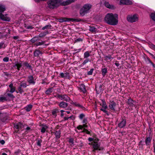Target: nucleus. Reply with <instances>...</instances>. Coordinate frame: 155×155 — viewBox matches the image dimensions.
<instances>
[{
  "mask_svg": "<svg viewBox=\"0 0 155 155\" xmlns=\"http://www.w3.org/2000/svg\"><path fill=\"white\" fill-rule=\"evenodd\" d=\"M99 140L98 138H97V139L96 138L94 140V139L93 143H98V142L99 141Z\"/></svg>",
  "mask_w": 155,
  "mask_h": 155,
  "instance_id": "052dcab7",
  "label": "nucleus"
},
{
  "mask_svg": "<svg viewBox=\"0 0 155 155\" xmlns=\"http://www.w3.org/2000/svg\"><path fill=\"white\" fill-rule=\"evenodd\" d=\"M116 105V103L114 101H110L109 107L111 110L115 111V108Z\"/></svg>",
  "mask_w": 155,
  "mask_h": 155,
  "instance_id": "f8f14e48",
  "label": "nucleus"
},
{
  "mask_svg": "<svg viewBox=\"0 0 155 155\" xmlns=\"http://www.w3.org/2000/svg\"><path fill=\"white\" fill-rule=\"evenodd\" d=\"M48 33V31H46L44 32H43L41 33H40L38 36H37L39 38H41L44 37Z\"/></svg>",
  "mask_w": 155,
  "mask_h": 155,
  "instance_id": "cd10ccee",
  "label": "nucleus"
},
{
  "mask_svg": "<svg viewBox=\"0 0 155 155\" xmlns=\"http://www.w3.org/2000/svg\"><path fill=\"white\" fill-rule=\"evenodd\" d=\"M92 145L94 149L93 151L97 150H100L103 149V148L100 147V144L98 143H93Z\"/></svg>",
  "mask_w": 155,
  "mask_h": 155,
  "instance_id": "1a4fd4ad",
  "label": "nucleus"
},
{
  "mask_svg": "<svg viewBox=\"0 0 155 155\" xmlns=\"http://www.w3.org/2000/svg\"><path fill=\"white\" fill-rule=\"evenodd\" d=\"M88 140L90 142H91L92 141H93L94 138L91 137H89L88 139Z\"/></svg>",
  "mask_w": 155,
  "mask_h": 155,
  "instance_id": "338daca9",
  "label": "nucleus"
},
{
  "mask_svg": "<svg viewBox=\"0 0 155 155\" xmlns=\"http://www.w3.org/2000/svg\"><path fill=\"white\" fill-rule=\"evenodd\" d=\"M68 119H71L73 120L74 119V116L73 115H71L70 117H68Z\"/></svg>",
  "mask_w": 155,
  "mask_h": 155,
  "instance_id": "e2e57ef3",
  "label": "nucleus"
},
{
  "mask_svg": "<svg viewBox=\"0 0 155 155\" xmlns=\"http://www.w3.org/2000/svg\"><path fill=\"white\" fill-rule=\"evenodd\" d=\"M26 28L27 29H32L33 28V27L31 26H28Z\"/></svg>",
  "mask_w": 155,
  "mask_h": 155,
  "instance_id": "774afa93",
  "label": "nucleus"
},
{
  "mask_svg": "<svg viewBox=\"0 0 155 155\" xmlns=\"http://www.w3.org/2000/svg\"><path fill=\"white\" fill-rule=\"evenodd\" d=\"M90 62L91 61L89 58H86L83 61V63L82 64V65H84L86 63H88V62Z\"/></svg>",
  "mask_w": 155,
  "mask_h": 155,
  "instance_id": "49530a36",
  "label": "nucleus"
},
{
  "mask_svg": "<svg viewBox=\"0 0 155 155\" xmlns=\"http://www.w3.org/2000/svg\"><path fill=\"white\" fill-rule=\"evenodd\" d=\"M54 97L66 102H69L71 100L70 97L65 94H58L57 95L54 96Z\"/></svg>",
  "mask_w": 155,
  "mask_h": 155,
  "instance_id": "39448f33",
  "label": "nucleus"
},
{
  "mask_svg": "<svg viewBox=\"0 0 155 155\" xmlns=\"http://www.w3.org/2000/svg\"><path fill=\"white\" fill-rule=\"evenodd\" d=\"M60 76L61 78H66L69 79L70 78V74L68 72H67L65 73L61 72L60 74Z\"/></svg>",
  "mask_w": 155,
  "mask_h": 155,
  "instance_id": "412c9836",
  "label": "nucleus"
},
{
  "mask_svg": "<svg viewBox=\"0 0 155 155\" xmlns=\"http://www.w3.org/2000/svg\"><path fill=\"white\" fill-rule=\"evenodd\" d=\"M24 127L23 125L21 123L19 122L14 124V127L17 129L19 130L22 129Z\"/></svg>",
  "mask_w": 155,
  "mask_h": 155,
  "instance_id": "a211bd4d",
  "label": "nucleus"
},
{
  "mask_svg": "<svg viewBox=\"0 0 155 155\" xmlns=\"http://www.w3.org/2000/svg\"><path fill=\"white\" fill-rule=\"evenodd\" d=\"M32 107V105L31 104H29L26 107L25 109L27 112L30 111Z\"/></svg>",
  "mask_w": 155,
  "mask_h": 155,
  "instance_id": "7c9ffc66",
  "label": "nucleus"
},
{
  "mask_svg": "<svg viewBox=\"0 0 155 155\" xmlns=\"http://www.w3.org/2000/svg\"><path fill=\"white\" fill-rule=\"evenodd\" d=\"M150 47L153 49L155 50V45L153 44H150Z\"/></svg>",
  "mask_w": 155,
  "mask_h": 155,
  "instance_id": "864d4df0",
  "label": "nucleus"
},
{
  "mask_svg": "<svg viewBox=\"0 0 155 155\" xmlns=\"http://www.w3.org/2000/svg\"><path fill=\"white\" fill-rule=\"evenodd\" d=\"M90 56V54L88 51H87L84 53V58H87Z\"/></svg>",
  "mask_w": 155,
  "mask_h": 155,
  "instance_id": "4c0bfd02",
  "label": "nucleus"
},
{
  "mask_svg": "<svg viewBox=\"0 0 155 155\" xmlns=\"http://www.w3.org/2000/svg\"><path fill=\"white\" fill-rule=\"evenodd\" d=\"M92 5L89 4L84 5L80 10V14L82 16L89 12L90 10L92 7Z\"/></svg>",
  "mask_w": 155,
  "mask_h": 155,
  "instance_id": "7ed1b4c3",
  "label": "nucleus"
},
{
  "mask_svg": "<svg viewBox=\"0 0 155 155\" xmlns=\"http://www.w3.org/2000/svg\"><path fill=\"white\" fill-rule=\"evenodd\" d=\"M7 95L8 97H12V98H14V96L12 94L7 93Z\"/></svg>",
  "mask_w": 155,
  "mask_h": 155,
  "instance_id": "5fc2aeb1",
  "label": "nucleus"
},
{
  "mask_svg": "<svg viewBox=\"0 0 155 155\" xmlns=\"http://www.w3.org/2000/svg\"><path fill=\"white\" fill-rule=\"evenodd\" d=\"M31 42L34 43L35 46H38L44 45L45 41L41 40L38 36H35L32 38L30 40Z\"/></svg>",
  "mask_w": 155,
  "mask_h": 155,
  "instance_id": "20e7f679",
  "label": "nucleus"
},
{
  "mask_svg": "<svg viewBox=\"0 0 155 155\" xmlns=\"http://www.w3.org/2000/svg\"><path fill=\"white\" fill-rule=\"evenodd\" d=\"M104 5L106 7L109 8L114 9V6L113 5H110L108 2L105 1L104 2Z\"/></svg>",
  "mask_w": 155,
  "mask_h": 155,
  "instance_id": "b1692460",
  "label": "nucleus"
},
{
  "mask_svg": "<svg viewBox=\"0 0 155 155\" xmlns=\"http://www.w3.org/2000/svg\"><path fill=\"white\" fill-rule=\"evenodd\" d=\"M0 119L1 121L3 122H5L8 119V117L5 115H4L2 113Z\"/></svg>",
  "mask_w": 155,
  "mask_h": 155,
  "instance_id": "393cba45",
  "label": "nucleus"
},
{
  "mask_svg": "<svg viewBox=\"0 0 155 155\" xmlns=\"http://www.w3.org/2000/svg\"><path fill=\"white\" fill-rule=\"evenodd\" d=\"M104 88L103 84H100L98 87L96 86L95 89L97 94H99L103 90Z\"/></svg>",
  "mask_w": 155,
  "mask_h": 155,
  "instance_id": "6ab92c4d",
  "label": "nucleus"
},
{
  "mask_svg": "<svg viewBox=\"0 0 155 155\" xmlns=\"http://www.w3.org/2000/svg\"><path fill=\"white\" fill-rule=\"evenodd\" d=\"M0 143H1L2 145H3L5 143V141L3 140H0Z\"/></svg>",
  "mask_w": 155,
  "mask_h": 155,
  "instance_id": "69168bd1",
  "label": "nucleus"
},
{
  "mask_svg": "<svg viewBox=\"0 0 155 155\" xmlns=\"http://www.w3.org/2000/svg\"><path fill=\"white\" fill-rule=\"evenodd\" d=\"M126 121L125 119H122L121 122L119 123L118 126L119 128H121L126 126Z\"/></svg>",
  "mask_w": 155,
  "mask_h": 155,
  "instance_id": "ddd939ff",
  "label": "nucleus"
},
{
  "mask_svg": "<svg viewBox=\"0 0 155 155\" xmlns=\"http://www.w3.org/2000/svg\"><path fill=\"white\" fill-rule=\"evenodd\" d=\"M77 128L79 130L80 129H82L83 128V126H82V125H79L77 127Z\"/></svg>",
  "mask_w": 155,
  "mask_h": 155,
  "instance_id": "13d9d810",
  "label": "nucleus"
},
{
  "mask_svg": "<svg viewBox=\"0 0 155 155\" xmlns=\"http://www.w3.org/2000/svg\"><path fill=\"white\" fill-rule=\"evenodd\" d=\"M19 85L20 86V87H23L24 88H26L27 86L26 84L25 83H21Z\"/></svg>",
  "mask_w": 155,
  "mask_h": 155,
  "instance_id": "09e8293b",
  "label": "nucleus"
},
{
  "mask_svg": "<svg viewBox=\"0 0 155 155\" xmlns=\"http://www.w3.org/2000/svg\"><path fill=\"white\" fill-rule=\"evenodd\" d=\"M127 19L129 22L133 23L137 21L138 18L137 15H134L127 17Z\"/></svg>",
  "mask_w": 155,
  "mask_h": 155,
  "instance_id": "423d86ee",
  "label": "nucleus"
},
{
  "mask_svg": "<svg viewBox=\"0 0 155 155\" xmlns=\"http://www.w3.org/2000/svg\"><path fill=\"white\" fill-rule=\"evenodd\" d=\"M120 5H130L132 4V2L129 0H120Z\"/></svg>",
  "mask_w": 155,
  "mask_h": 155,
  "instance_id": "2eb2a0df",
  "label": "nucleus"
},
{
  "mask_svg": "<svg viewBox=\"0 0 155 155\" xmlns=\"http://www.w3.org/2000/svg\"><path fill=\"white\" fill-rule=\"evenodd\" d=\"M59 112V110L55 108L53 110L52 112V114L53 115V117L54 118H55L57 116V114Z\"/></svg>",
  "mask_w": 155,
  "mask_h": 155,
  "instance_id": "a878e982",
  "label": "nucleus"
},
{
  "mask_svg": "<svg viewBox=\"0 0 155 155\" xmlns=\"http://www.w3.org/2000/svg\"><path fill=\"white\" fill-rule=\"evenodd\" d=\"M127 103L129 106L131 107H134L136 104V102L134 101L131 98H129L128 99Z\"/></svg>",
  "mask_w": 155,
  "mask_h": 155,
  "instance_id": "4468645a",
  "label": "nucleus"
},
{
  "mask_svg": "<svg viewBox=\"0 0 155 155\" xmlns=\"http://www.w3.org/2000/svg\"><path fill=\"white\" fill-rule=\"evenodd\" d=\"M82 41V39L81 38H78L76 39L75 40V42H80L81 41Z\"/></svg>",
  "mask_w": 155,
  "mask_h": 155,
  "instance_id": "4d7b16f0",
  "label": "nucleus"
},
{
  "mask_svg": "<svg viewBox=\"0 0 155 155\" xmlns=\"http://www.w3.org/2000/svg\"><path fill=\"white\" fill-rule=\"evenodd\" d=\"M23 65L25 66L28 69L32 70L31 66L29 64L28 62L25 61L23 63Z\"/></svg>",
  "mask_w": 155,
  "mask_h": 155,
  "instance_id": "c85d7f7f",
  "label": "nucleus"
},
{
  "mask_svg": "<svg viewBox=\"0 0 155 155\" xmlns=\"http://www.w3.org/2000/svg\"><path fill=\"white\" fill-rule=\"evenodd\" d=\"M78 89L81 92L83 93H85L86 92V90L85 88V85L83 84L80 85L78 87Z\"/></svg>",
  "mask_w": 155,
  "mask_h": 155,
  "instance_id": "aec40b11",
  "label": "nucleus"
},
{
  "mask_svg": "<svg viewBox=\"0 0 155 155\" xmlns=\"http://www.w3.org/2000/svg\"><path fill=\"white\" fill-rule=\"evenodd\" d=\"M97 30V29L94 26L90 27L89 30L93 33L95 32Z\"/></svg>",
  "mask_w": 155,
  "mask_h": 155,
  "instance_id": "473e14b6",
  "label": "nucleus"
},
{
  "mask_svg": "<svg viewBox=\"0 0 155 155\" xmlns=\"http://www.w3.org/2000/svg\"><path fill=\"white\" fill-rule=\"evenodd\" d=\"M145 61L146 63L149 64H150L152 63V61H151L150 59L149 58V57H147L145 59Z\"/></svg>",
  "mask_w": 155,
  "mask_h": 155,
  "instance_id": "c03bdc74",
  "label": "nucleus"
},
{
  "mask_svg": "<svg viewBox=\"0 0 155 155\" xmlns=\"http://www.w3.org/2000/svg\"><path fill=\"white\" fill-rule=\"evenodd\" d=\"M73 104L76 107H78L80 108H81L83 110H84L85 109V108L82 105H81L80 104L78 103H77L76 102L74 103Z\"/></svg>",
  "mask_w": 155,
  "mask_h": 155,
  "instance_id": "2f4dec72",
  "label": "nucleus"
},
{
  "mask_svg": "<svg viewBox=\"0 0 155 155\" xmlns=\"http://www.w3.org/2000/svg\"><path fill=\"white\" fill-rule=\"evenodd\" d=\"M151 140V137H146L145 140V142L146 146H148L150 145Z\"/></svg>",
  "mask_w": 155,
  "mask_h": 155,
  "instance_id": "4be33fe9",
  "label": "nucleus"
},
{
  "mask_svg": "<svg viewBox=\"0 0 155 155\" xmlns=\"http://www.w3.org/2000/svg\"><path fill=\"white\" fill-rule=\"evenodd\" d=\"M52 87H51L49 88L48 90H47L45 91V94L47 95H49L52 92Z\"/></svg>",
  "mask_w": 155,
  "mask_h": 155,
  "instance_id": "e433bc0d",
  "label": "nucleus"
},
{
  "mask_svg": "<svg viewBox=\"0 0 155 155\" xmlns=\"http://www.w3.org/2000/svg\"><path fill=\"white\" fill-rule=\"evenodd\" d=\"M102 105L101 104L100 105L102 106V107L104 108V109L101 108V110L103 111L104 112L106 113L108 115L109 114L108 113L107 111L105 110L107 108V107L106 104V103L105 101L104 100H102Z\"/></svg>",
  "mask_w": 155,
  "mask_h": 155,
  "instance_id": "6e6552de",
  "label": "nucleus"
},
{
  "mask_svg": "<svg viewBox=\"0 0 155 155\" xmlns=\"http://www.w3.org/2000/svg\"><path fill=\"white\" fill-rule=\"evenodd\" d=\"M9 60V58L8 57H6L3 59V61L4 62H8Z\"/></svg>",
  "mask_w": 155,
  "mask_h": 155,
  "instance_id": "6e6d98bb",
  "label": "nucleus"
},
{
  "mask_svg": "<svg viewBox=\"0 0 155 155\" xmlns=\"http://www.w3.org/2000/svg\"><path fill=\"white\" fill-rule=\"evenodd\" d=\"M27 81L30 84L35 85V80L34 79L33 75H31L27 77Z\"/></svg>",
  "mask_w": 155,
  "mask_h": 155,
  "instance_id": "0eeeda50",
  "label": "nucleus"
},
{
  "mask_svg": "<svg viewBox=\"0 0 155 155\" xmlns=\"http://www.w3.org/2000/svg\"><path fill=\"white\" fill-rule=\"evenodd\" d=\"M84 117V114L82 113L80 114L79 116V117L80 119L82 120Z\"/></svg>",
  "mask_w": 155,
  "mask_h": 155,
  "instance_id": "603ef678",
  "label": "nucleus"
},
{
  "mask_svg": "<svg viewBox=\"0 0 155 155\" xmlns=\"http://www.w3.org/2000/svg\"><path fill=\"white\" fill-rule=\"evenodd\" d=\"M94 70V69L93 68H91V69L90 71L88 72L87 73V75H92Z\"/></svg>",
  "mask_w": 155,
  "mask_h": 155,
  "instance_id": "de8ad7c7",
  "label": "nucleus"
},
{
  "mask_svg": "<svg viewBox=\"0 0 155 155\" xmlns=\"http://www.w3.org/2000/svg\"><path fill=\"white\" fill-rule=\"evenodd\" d=\"M58 105L60 108H64L67 107L68 104L64 101H61L59 103Z\"/></svg>",
  "mask_w": 155,
  "mask_h": 155,
  "instance_id": "dca6fc26",
  "label": "nucleus"
},
{
  "mask_svg": "<svg viewBox=\"0 0 155 155\" xmlns=\"http://www.w3.org/2000/svg\"><path fill=\"white\" fill-rule=\"evenodd\" d=\"M104 60L105 61H107L108 60H110L111 59H113V58H112L110 54H108V55L107 56H105L104 57Z\"/></svg>",
  "mask_w": 155,
  "mask_h": 155,
  "instance_id": "79ce46f5",
  "label": "nucleus"
},
{
  "mask_svg": "<svg viewBox=\"0 0 155 155\" xmlns=\"http://www.w3.org/2000/svg\"><path fill=\"white\" fill-rule=\"evenodd\" d=\"M42 54V53L38 49H35L34 52V55L35 57H38L40 54Z\"/></svg>",
  "mask_w": 155,
  "mask_h": 155,
  "instance_id": "5701e85b",
  "label": "nucleus"
},
{
  "mask_svg": "<svg viewBox=\"0 0 155 155\" xmlns=\"http://www.w3.org/2000/svg\"><path fill=\"white\" fill-rule=\"evenodd\" d=\"M61 134L60 131H56L55 132V135L57 138H59L60 137V135Z\"/></svg>",
  "mask_w": 155,
  "mask_h": 155,
  "instance_id": "ea45409f",
  "label": "nucleus"
},
{
  "mask_svg": "<svg viewBox=\"0 0 155 155\" xmlns=\"http://www.w3.org/2000/svg\"><path fill=\"white\" fill-rule=\"evenodd\" d=\"M22 66L21 61H20L19 62H16L15 63V65L13 67L15 68H17L18 71H19Z\"/></svg>",
  "mask_w": 155,
  "mask_h": 155,
  "instance_id": "f3484780",
  "label": "nucleus"
},
{
  "mask_svg": "<svg viewBox=\"0 0 155 155\" xmlns=\"http://www.w3.org/2000/svg\"><path fill=\"white\" fill-rule=\"evenodd\" d=\"M69 142L71 143V145H74V140L72 138H70L69 139Z\"/></svg>",
  "mask_w": 155,
  "mask_h": 155,
  "instance_id": "8fccbe9b",
  "label": "nucleus"
},
{
  "mask_svg": "<svg viewBox=\"0 0 155 155\" xmlns=\"http://www.w3.org/2000/svg\"><path fill=\"white\" fill-rule=\"evenodd\" d=\"M58 21L60 22H63L65 21H68V18H64L58 19Z\"/></svg>",
  "mask_w": 155,
  "mask_h": 155,
  "instance_id": "58836bf2",
  "label": "nucleus"
},
{
  "mask_svg": "<svg viewBox=\"0 0 155 155\" xmlns=\"http://www.w3.org/2000/svg\"><path fill=\"white\" fill-rule=\"evenodd\" d=\"M87 120L86 119H84L83 121V123L87 124Z\"/></svg>",
  "mask_w": 155,
  "mask_h": 155,
  "instance_id": "680f3d73",
  "label": "nucleus"
},
{
  "mask_svg": "<svg viewBox=\"0 0 155 155\" xmlns=\"http://www.w3.org/2000/svg\"><path fill=\"white\" fill-rule=\"evenodd\" d=\"M51 25L49 24V25H45V26L43 27L42 28V30H45L46 29H51Z\"/></svg>",
  "mask_w": 155,
  "mask_h": 155,
  "instance_id": "72a5a7b5",
  "label": "nucleus"
},
{
  "mask_svg": "<svg viewBox=\"0 0 155 155\" xmlns=\"http://www.w3.org/2000/svg\"><path fill=\"white\" fill-rule=\"evenodd\" d=\"M82 126H83V128H87V124H84Z\"/></svg>",
  "mask_w": 155,
  "mask_h": 155,
  "instance_id": "0e129e2a",
  "label": "nucleus"
},
{
  "mask_svg": "<svg viewBox=\"0 0 155 155\" xmlns=\"http://www.w3.org/2000/svg\"><path fill=\"white\" fill-rule=\"evenodd\" d=\"M15 91L17 93H19L21 94L22 93L24 92L23 89L21 87H20V85L17 88V90H15Z\"/></svg>",
  "mask_w": 155,
  "mask_h": 155,
  "instance_id": "bb28decb",
  "label": "nucleus"
},
{
  "mask_svg": "<svg viewBox=\"0 0 155 155\" xmlns=\"http://www.w3.org/2000/svg\"><path fill=\"white\" fill-rule=\"evenodd\" d=\"M65 111L63 110H60V112H61V117H63L64 116V114L63 112Z\"/></svg>",
  "mask_w": 155,
  "mask_h": 155,
  "instance_id": "bf43d9fd",
  "label": "nucleus"
},
{
  "mask_svg": "<svg viewBox=\"0 0 155 155\" xmlns=\"http://www.w3.org/2000/svg\"><path fill=\"white\" fill-rule=\"evenodd\" d=\"M101 74L103 76H104L107 73V70L106 68H102L101 70Z\"/></svg>",
  "mask_w": 155,
  "mask_h": 155,
  "instance_id": "c756f323",
  "label": "nucleus"
},
{
  "mask_svg": "<svg viewBox=\"0 0 155 155\" xmlns=\"http://www.w3.org/2000/svg\"><path fill=\"white\" fill-rule=\"evenodd\" d=\"M8 14L3 15L2 13H0V18L4 21H10V18L7 17Z\"/></svg>",
  "mask_w": 155,
  "mask_h": 155,
  "instance_id": "9d476101",
  "label": "nucleus"
},
{
  "mask_svg": "<svg viewBox=\"0 0 155 155\" xmlns=\"http://www.w3.org/2000/svg\"><path fill=\"white\" fill-rule=\"evenodd\" d=\"M47 128L48 127L46 125H43V127L41 129V132L42 133H44Z\"/></svg>",
  "mask_w": 155,
  "mask_h": 155,
  "instance_id": "c9c22d12",
  "label": "nucleus"
},
{
  "mask_svg": "<svg viewBox=\"0 0 155 155\" xmlns=\"http://www.w3.org/2000/svg\"><path fill=\"white\" fill-rule=\"evenodd\" d=\"M63 0H49L47 2L48 7L50 9H54L57 8L59 4L65 6L69 5L75 2L77 0H67L62 2Z\"/></svg>",
  "mask_w": 155,
  "mask_h": 155,
  "instance_id": "f257e3e1",
  "label": "nucleus"
},
{
  "mask_svg": "<svg viewBox=\"0 0 155 155\" xmlns=\"http://www.w3.org/2000/svg\"><path fill=\"white\" fill-rule=\"evenodd\" d=\"M10 88V90L9 91L8 89L6 90L7 92H10L11 93H13L15 91V87H14L13 84L12 83H11L8 86Z\"/></svg>",
  "mask_w": 155,
  "mask_h": 155,
  "instance_id": "9b49d317",
  "label": "nucleus"
},
{
  "mask_svg": "<svg viewBox=\"0 0 155 155\" xmlns=\"http://www.w3.org/2000/svg\"><path fill=\"white\" fill-rule=\"evenodd\" d=\"M81 21V19H78L76 18H68V21H72V22H79Z\"/></svg>",
  "mask_w": 155,
  "mask_h": 155,
  "instance_id": "f704fd0d",
  "label": "nucleus"
},
{
  "mask_svg": "<svg viewBox=\"0 0 155 155\" xmlns=\"http://www.w3.org/2000/svg\"><path fill=\"white\" fill-rule=\"evenodd\" d=\"M7 99L5 97H0V101L3 102L4 101H6Z\"/></svg>",
  "mask_w": 155,
  "mask_h": 155,
  "instance_id": "3c124183",
  "label": "nucleus"
},
{
  "mask_svg": "<svg viewBox=\"0 0 155 155\" xmlns=\"http://www.w3.org/2000/svg\"><path fill=\"white\" fill-rule=\"evenodd\" d=\"M104 20L109 25H116L118 23V15L117 14L108 13L105 17Z\"/></svg>",
  "mask_w": 155,
  "mask_h": 155,
  "instance_id": "f03ea898",
  "label": "nucleus"
},
{
  "mask_svg": "<svg viewBox=\"0 0 155 155\" xmlns=\"http://www.w3.org/2000/svg\"><path fill=\"white\" fill-rule=\"evenodd\" d=\"M5 6L2 5H0V12L1 13L5 11Z\"/></svg>",
  "mask_w": 155,
  "mask_h": 155,
  "instance_id": "37998d69",
  "label": "nucleus"
},
{
  "mask_svg": "<svg viewBox=\"0 0 155 155\" xmlns=\"http://www.w3.org/2000/svg\"><path fill=\"white\" fill-rule=\"evenodd\" d=\"M150 17L152 20L155 21V13H151L150 15Z\"/></svg>",
  "mask_w": 155,
  "mask_h": 155,
  "instance_id": "a18cd8bd",
  "label": "nucleus"
},
{
  "mask_svg": "<svg viewBox=\"0 0 155 155\" xmlns=\"http://www.w3.org/2000/svg\"><path fill=\"white\" fill-rule=\"evenodd\" d=\"M36 140L37 141V145L40 147L41 146V143L42 142V140L41 139H36Z\"/></svg>",
  "mask_w": 155,
  "mask_h": 155,
  "instance_id": "a19ab883",
  "label": "nucleus"
}]
</instances>
